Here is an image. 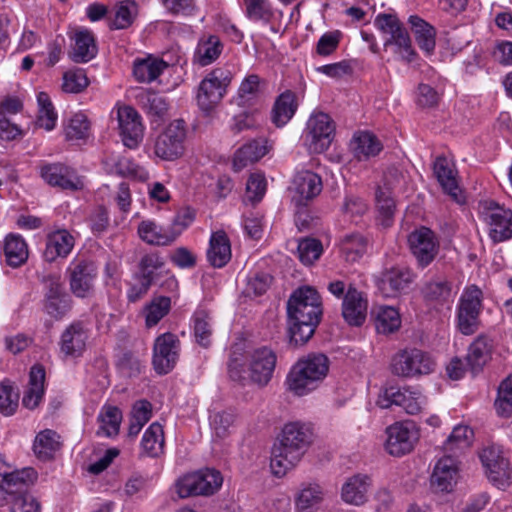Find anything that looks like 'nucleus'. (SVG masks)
<instances>
[{
    "instance_id": "nucleus-56",
    "label": "nucleus",
    "mask_w": 512,
    "mask_h": 512,
    "mask_svg": "<svg viewBox=\"0 0 512 512\" xmlns=\"http://www.w3.org/2000/svg\"><path fill=\"white\" fill-rule=\"evenodd\" d=\"M474 438L473 430L467 425H457L453 428L445 442L446 450L468 448Z\"/></svg>"
},
{
    "instance_id": "nucleus-36",
    "label": "nucleus",
    "mask_w": 512,
    "mask_h": 512,
    "mask_svg": "<svg viewBox=\"0 0 512 512\" xmlns=\"http://www.w3.org/2000/svg\"><path fill=\"white\" fill-rule=\"evenodd\" d=\"M105 165L109 167V173L120 177H127L139 181H146L149 178L148 171L127 156H112L108 158Z\"/></svg>"
},
{
    "instance_id": "nucleus-63",
    "label": "nucleus",
    "mask_w": 512,
    "mask_h": 512,
    "mask_svg": "<svg viewBox=\"0 0 512 512\" xmlns=\"http://www.w3.org/2000/svg\"><path fill=\"white\" fill-rule=\"evenodd\" d=\"M118 370L127 377H137L142 373L143 365L141 360L132 352L124 351L116 362Z\"/></svg>"
},
{
    "instance_id": "nucleus-47",
    "label": "nucleus",
    "mask_w": 512,
    "mask_h": 512,
    "mask_svg": "<svg viewBox=\"0 0 512 512\" xmlns=\"http://www.w3.org/2000/svg\"><path fill=\"white\" fill-rule=\"evenodd\" d=\"M64 134L68 141H86L91 134V123L87 115L83 112L72 115L64 127Z\"/></svg>"
},
{
    "instance_id": "nucleus-8",
    "label": "nucleus",
    "mask_w": 512,
    "mask_h": 512,
    "mask_svg": "<svg viewBox=\"0 0 512 512\" xmlns=\"http://www.w3.org/2000/svg\"><path fill=\"white\" fill-rule=\"evenodd\" d=\"M65 273L70 292L76 298L87 299L94 295L98 268L93 260L76 256L68 264Z\"/></svg>"
},
{
    "instance_id": "nucleus-14",
    "label": "nucleus",
    "mask_w": 512,
    "mask_h": 512,
    "mask_svg": "<svg viewBox=\"0 0 512 512\" xmlns=\"http://www.w3.org/2000/svg\"><path fill=\"white\" fill-rule=\"evenodd\" d=\"M181 350L178 336L171 332L158 335L152 349V365L158 375L170 373L176 366Z\"/></svg>"
},
{
    "instance_id": "nucleus-60",
    "label": "nucleus",
    "mask_w": 512,
    "mask_h": 512,
    "mask_svg": "<svg viewBox=\"0 0 512 512\" xmlns=\"http://www.w3.org/2000/svg\"><path fill=\"white\" fill-rule=\"evenodd\" d=\"M89 85V79L82 69L69 70L63 75L62 89L66 93H80Z\"/></svg>"
},
{
    "instance_id": "nucleus-37",
    "label": "nucleus",
    "mask_w": 512,
    "mask_h": 512,
    "mask_svg": "<svg viewBox=\"0 0 512 512\" xmlns=\"http://www.w3.org/2000/svg\"><path fill=\"white\" fill-rule=\"evenodd\" d=\"M408 24L418 47L426 54H432L436 47V28L418 15H411Z\"/></svg>"
},
{
    "instance_id": "nucleus-2",
    "label": "nucleus",
    "mask_w": 512,
    "mask_h": 512,
    "mask_svg": "<svg viewBox=\"0 0 512 512\" xmlns=\"http://www.w3.org/2000/svg\"><path fill=\"white\" fill-rule=\"evenodd\" d=\"M313 441V429L310 424L300 421L284 425L279 446L272 451L270 467L277 477L284 476L296 466Z\"/></svg>"
},
{
    "instance_id": "nucleus-5",
    "label": "nucleus",
    "mask_w": 512,
    "mask_h": 512,
    "mask_svg": "<svg viewBox=\"0 0 512 512\" xmlns=\"http://www.w3.org/2000/svg\"><path fill=\"white\" fill-rule=\"evenodd\" d=\"M374 25L382 33L389 34L384 47H393V53L401 61L410 64L418 58L407 29L396 15L380 13L376 16Z\"/></svg>"
},
{
    "instance_id": "nucleus-61",
    "label": "nucleus",
    "mask_w": 512,
    "mask_h": 512,
    "mask_svg": "<svg viewBox=\"0 0 512 512\" xmlns=\"http://www.w3.org/2000/svg\"><path fill=\"white\" fill-rule=\"evenodd\" d=\"M267 189V181L263 173H251L246 183V197L253 204L259 203Z\"/></svg>"
},
{
    "instance_id": "nucleus-30",
    "label": "nucleus",
    "mask_w": 512,
    "mask_h": 512,
    "mask_svg": "<svg viewBox=\"0 0 512 512\" xmlns=\"http://www.w3.org/2000/svg\"><path fill=\"white\" fill-rule=\"evenodd\" d=\"M433 172L444 193L460 202V188L454 164L447 157L438 156L433 164Z\"/></svg>"
},
{
    "instance_id": "nucleus-3",
    "label": "nucleus",
    "mask_w": 512,
    "mask_h": 512,
    "mask_svg": "<svg viewBox=\"0 0 512 512\" xmlns=\"http://www.w3.org/2000/svg\"><path fill=\"white\" fill-rule=\"evenodd\" d=\"M330 367L329 358L323 353H308L290 368L285 385L295 396H306L316 390L326 378Z\"/></svg>"
},
{
    "instance_id": "nucleus-17",
    "label": "nucleus",
    "mask_w": 512,
    "mask_h": 512,
    "mask_svg": "<svg viewBox=\"0 0 512 512\" xmlns=\"http://www.w3.org/2000/svg\"><path fill=\"white\" fill-rule=\"evenodd\" d=\"M484 220L488 226V236L493 243L512 239V210L500 206L495 201L485 205Z\"/></svg>"
},
{
    "instance_id": "nucleus-50",
    "label": "nucleus",
    "mask_w": 512,
    "mask_h": 512,
    "mask_svg": "<svg viewBox=\"0 0 512 512\" xmlns=\"http://www.w3.org/2000/svg\"><path fill=\"white\" fill-rule=\"evenodd\" d=\"M191 323L196 342L204 348L209 347L211 344L212 328L208 312L204 309L196 310L191 317Z\"/></svg>"
},
{
    "instance_id": "nucleus-28",
    "label": "nucleus",
    "mask_w": 512,
    "mask_h": 512,
    "mask_svg": "<svg viewBox=\"0 0 512 512\" xmlns=\"http://www.w3.org/2000/svg\"><path fill=\"white\" fill-rule=\"evenodd\" d=\"M414 280L412 271L408 268L392 267L381 274L378 286L387 296H396L409 289Z\"/></svg>"
},
{
    "instance_id": "nucleus-59",
    "label": "nucleus",
    "mask_w": 512,
    "mask_h": 512,
    "mask_svg": "<svg viewBox=\"0 0 512 512\" xmlns=\"http://www.w3.org/2000/svg\"><path fill=\"white\" fill-rule=\"evenodd\" d=\"M422 293L426 301L443 304L451 295V285L447 281L430 282L424 286Z\"/></svg>"
},
{
    "instance_id": "nucleus-42",
    "label": "nucleus",
    "mask_w": 512,
    "mask_h": 512,
    "mask_svg": "<svg viewBox=\"0 0 512 512\" xmlns=\"http://www.w3.org/2000/svg\"><path fill=\"white\" fill-rule=\"evenodd\" d=\"M224 45L216 35H209L199 39L195 52L194 61L200 66H208L215 62L223 51Z\"/></svg>"
},
{
    "instance_id": "nucleus-64",
    "label": "nucleus",
    "mask_w": 512,
    "mask_h": 512,
    "mask_svg": "<svg viewBox=\"0 0 512 512\" xmlns=\"http://www.w3.org/2000/svg\"><path fill=\"white\" fill-rule=\"evenodd\" d=\"M342 36L340 30L325 32L315 46V53L321 57L332 55L338 49Z\"/></svg>"
},
{
    "instance_id": "nucleus-21",
    "label": "nucleus",
    "mask_w": 512,
    "mask_h": 512,
    "mask_svg": "<svg viewBox=\"0 0 512 512\" xmlns=\"http://www.w3.org/2000/svg\"><path fill=\"white\" fill-rule=\"evenodd\" d=\"M117 119L124 146L136 149L142 142L144 131L140 114L131 106H123L117 111Z\"/></svg>"
},
{
    "instance_id": "nucleus-31",
    "label": "nucleus",
    "mask_w": 512,
    "mask_h": 512,
    "mask_svg": "<svg viewBox=\"0 0 512 512\" xmlns=\"http://www.w3.org/2000/svg\"><path fill=\"white\" fill-rule=\"evenodd\" d=\"M349 148L356 160L367 161L383 150V144L374 133L360 130L353 134Z\"/></svg>"
},
{
    "instance_id": "nucleus-27",
    "label": "nucleus",
    "mask_w": 512,
    "mask_h": 512,
    "mask_svg": "<svg viewBox=\"0 0 512 512\" xmlns=\"http://www.w3.org/2000/svg\"><path fill=\"white\" fill-rule=\"evenodd\" d=\"M299 107L295 91L287 89L280 93L270 111V120L277 128L285 127L295 116Z\"/></svg>"
},
{
    "instance_id": "nucleus-19",
    "label": "nucleus",
    "mask_w": 512,
    "mask_h": 512,
    "mask_svg": "<svg viewBox=\"0 0 512 512\" xmlns=\"http://www.w3.org/2000/svg\"><path fill=\"white\" fill-rule=\"evenodd\" d=\"M386 451L392 456H403L411 452L418 439V431L412 422H396L386 429Z\"/></svg>"
},
{
    "instance_id": "nucleus-52",
    "label": "nucleus",
    "mask_w": 512,
    "mask_h": 512,
    "mask_svg": "<svg viewBox=\"0 0 512 512\" xmlns=\"http://www.w3.org/2000/svg\"><path fill=\"white\" fill-rule=\"evenodd\" d=\"M340 249L347 261L355 262L366 252L367 240L360 233L346 234L341 239Z\"/></svg>"
},
{
    "instance_id": "nucleus-6",
    "label": "nucleus",
    "mask_w": 512,
    "mask_h": 512,
    "mask_svg": "<svg viewBox=\"0 0 512 512\" xmlns=\"http://www.w3.org/2000/svg\"><path fill=\"white\" fill-rule=\"evenodd\" d=\"M41 283L43 312L56 321L64 319L73 308V299L65 290L61 276L57 273H49L42 277Z\"/></svg>"
},
{
    "instance_id": "nucleus-57",
    "label": "nucleus",
    "mask_w": 512,
    "mask_h": 512,
    "mask_svg": "<svg viewBox=\"0 0 512 512\" xmlns=\"http://www.w3.org/2000/svg\"><path fill=\"white\" fill-rule=\"evenodd\" d=\"M323 498V491L318 484H310L298 493L295 504L298 510L308 511L319 504Z\"/></svg>"
},
{
    "instance_id": "nucleus-29",
    "label": "nucleus",
    "mask_w": 512,
    "mask_h": 512,
    "mask_svg": "<svg viewBox=\"0 0 512 512\" xmlns=\"http://www.w3.org/2000/svg\"><path fill=\"white\" fill-rule=\"evenodd\" d=\"M367 300L355 287L349 286L342 302V316L351 326H361L366 319Z\"/></svg>"
},
{
    "instance_id": "nucleus-53",
    "label": "nucleus",
    "mask_w": 512,
    "mask_h": 512,
    "mask_svg": "<svg viewBox=\"0 0 512 512\" xmlns=\"http://www.w3.org/2000/svg\"><path fill=\"white\" fill-rule=\"evenodd\" d=\"M142 109L152 117L161 119L168 110L166 98L158 93L146 91L138 96Z\"/></svg>"
},
{
    "instance_id": "nucleus-13",
    "label": "nucleus",
    "mask_w": 512,
    "mask_h": 512,
    "mask_svg": "<svg viewBox=\"0 0 512 512\" xmlns=\"http://www.w3.org/2000/svg\"><path fill=\"white\" fill-rule=\"evenodd\" d=\"M334 136L335 123L328 114L317 112L309 117L303 138L311 153L325 152L330 147Z\"/></svg>"
},
{
    "instance_id": "nucleus-62",
    "label": "nucleus",
    "mask_w": 512,
    "mask_h": 512,
    "mask_svg": "<svg viewBox=\"0 0 512 512\" xmlns=\"http://www.w3.org/2000/svg\"><path fill=\"white\" fill-rule=\"evenodd\" d=\"M130 6H135L133 0H123L116 7L114 19L110 21V30L127 29L133 23V16Z\"/></svg>"
},
{
    "instance_id": "nucleus-35",
    "label": "nucleus",
    "mask_w": 512,
    "mask_h": 512,
    "mask_svg": "<svg viewBox=\"0 0 512 512\" xmlns=\"http://www.w3.org/2000/svg\"><path fill=\"white\" fill-rule=\"evenodd\" d=\"M371 483V478L364 474H356L348 478L341 489L343 501L356 506L364 504L367 501Z\"/></svg>"
},
{
    "instance_id": "nucleus-23",
    "label": "nucleus",
    "mask_w": 512,
    "mask_h": 512,
    "mask_svg": "<svg viewBox=\"0 0 512 512\" xmlns=\"http://www.w3.org/2000/svg\"><path fill=\"white\" fill-rule=\"evenodd\" d=\"M70 39L73 41L70 57L75 63H87L97 56V39L91 29L79 27Z\"/></svg>"
},
{
    "instance_id": "nucleus-41",
    "label": "nucleus",
    "mask_w": 512,
    "mask_h": 512,
    "mask_svg": "<svg viewBox=\"0 0 512 512\" xmlns=\"http://www.w3.org/2000/svg\"><path fill=\"white\" fill-rule=\"evenodd\" d=\"M266 141L254 139L241 146L235 153L233 168L240 171L249 164L257 162L267 154Z\"/></svg>"
},
{
    "instance_id": "nucleus-38",
    "label": "nucleus",
    "mask_w": 512,
    "mask_h": 512,
    "mask_svg": "<svg viewBox=\"0 0 512 512\" xmlns=\"http://www.w3.org/2000/svg\"><path fill=\"white\" fill-rule=\"evenodd\" d=\"M122 419L123 414L119 407L104 404L97 415L99 426L96 435L106 438L116 437L120 432Z\"/></svg>"
},
{
    "instance_id": "nucleus-49",
    "label": "nucleus",
    "mask_w": 512,
    "mask_h": 512,
    "mask_svg": "<svg viewBox=\"0 0 512 512\" xmlns=\"http://www.w3.org/2000/svg\"><path fill=\"white\" fill-rule=\"evenodd\" d=\"M297 193L304 199L310 200L319 195L323 184L321 177L312 171H303L295 178Z\"/></svg>"
},
{
    "instance_id": "nucleus-46",
    "label": "nucleus",
    "mask_w": 512,
    "mask_h": 512,
    "mask_svg": "<svg viewBox=\"0 0 512 512\" xmlns=\"http://www.w3.org/2000/svg\"><path fill=\"white\" fill-rule=\"evenodd\" d=\"M164 431L163 427L158 422H153L145 430L142 440L141 449L143 453L151 458H156L164 452Z\"/></svg>"
},
{
    "instance_id": "nucleus-11",
    "label": "nucleus",
    "mask_w": 512,
    "mask_h": 512,
    "mask_svg": "<svg viewBox=\"0 0 512 512\" xmlns=\"http://www.w3.org/2000/svg\"><path fill=\"white\" fill-rule=\"evenodd\" d=\"M232 80L231 72L224 68H215L200 82L197 103L202 111H212L227 93Z\"/></svg>"
},
{
    "instance_id": "nucleus-25",
    "label": "nucleus",
    "mask_w": 512,
    "mask_h": 512,
    "mask_svg": "<svg viewBox=\"0 0 512 512\" xmlns=\"http://www.w3.org/2000/svg\"><path fill=\"white\" fill-rule=\"evenodd\" d=\"M40 175L50 186L71 191L78 189V179L74 169L65 164H44L41 166Z\"/></svg>"
},
{
    "instance_id": "nucleus-58",
    "label": "nucleus",
    "mask_w": 512,
    "mask_h": 512,
    "mask_svg": "<svg viewBox=\"0 0 512 512\" xmlns=\"http://www.w3.org/2000/svg\"><path fill=\"white\" fill-rule=\"evenodd\" d=\"M322 252L323 246L318 239L306 238L298 244L299 259L305 265H310L318 260Z\"/></svg>"
},
{
    "instance_id": "nucleus-20",
    "label": "nucleus",
    "mask_w": 512,
    "mask_h": 512,
    "mask_svg": "<svg viewBox=\"0 0 512 512\" xmlns=\"http://www.w3.org/2000/svg\"><path fill=\"white\" fill-rule=\"evenodd\" d=\"M89 334V328L84 321H72L61 333L58 343L60 352L65 358L82 357L86 351Z\"/></svg>"
},
{
    "instance_id": "nucleus-10",
    "label": "nucleus",
    "mask_w": 512,
    "mask_h": 512,
    "mask_svg": "<svg viewBox=\"0 0 512 512\" xmlns=\"http://www.w3.org/2000/svg\"><path fill=\"white\" fill-rule=\"evenodd\" d=\"M222 483L223 477L220 471L206 468L179 478L175 488L180 498L198 495L209 496L217 492L221 488Z\"/></svg>"
},
{
    "instance_id": "nucleus-45",
    "label": "nucleus",
    "mask_w": 512,
    "mask_h": 512,
    "mask_svg": "<svg viewBox=\"0 0 512 512\" xmlns=\"http://www.w3.org/2000/svg\"><path fill=\"white\" fill-rule=\"evenodd\" d=\"M244 15L252 22L269 24L275 18L270 0H240Z\"/></svg>"
},
{
    "instance_id": "nucleus-44",
    "label": "nucleus",
    "mask_w": 512,
    "mask_h": 512,
    "mask_svg": "<svg viewBox=\"0 0 512 512\" xmlns=\"http://www.w3.org/2000/svg\"><path fill=\"white\" fill-rule=\"evenodd\" d=\"M60 448V435L54 430H42L35 437L33 451L40 460L47 461L53 459L55 453Z\"/></svg>"
},
{
    "instance_id": "nucleus-24",
    "label": "nucleus",
    "mask_w": 512,
    "mask_h": 512,
    "mask_svg": "<svg viewBox=\"0 0 512 512\" xmlns=\"http://www.w3.org/2000/svg\"><path fill=\"white\" fill-rule=\"evenodd\" d=\"M164 265L165 260L159 252L147 253L140 259L138 275L153 281L169 292H173L178 289V280L174 275L168 276L164 282H159L160 273H158V271H160Z\"/></svg>"
},
{
    "instance_id": "nucleus-43",
    "label": "nucleus",
    "mask_w": 512,
    "mask_h": 512,
    "mask_svg": "<svg viewBox=\"0 0 512 512\" xmlns=\"http://www.w3.org/2000/svg\"><path fill=\"white\" fill-rule=\"evenodd\" d=\"M374 325L377 333L389 335L396 332L401 326L399 311L392 306H378L372 310Z\"/></svg>"
},
{
    "instance_id": "nucleus-48",
    "label": "nucleus",
    "mask_w": 512,
    "mask_h": 512,
    "mask_svg": "<svg viewBox=\"0 0 512 512\" xmlns=\"http://www.w3.org/2000/svg\"><path fill=\"white\" fill-rule=\"evenodd\" d=\"M493 406L498 417L508 419L512 416V374L500 382Z\"/></svg>"
},
{
    "instance_id": "nucleus-55",
    "label": "nucleus",
    "mask_w": 512,
    "mask_h": 512,
    "mask_svg": "<svg viewBox=\"0 0 512 512\" xmlns=\"http://www.w3.org/2000/svg\"><path fill=\"white\" fill-rule=\"evenodd\" d=\"M264 117L261 112L254 110L237 114L232 119L231 130L234 134L245 130H256L261 127Z\"/></svg>"
},
{
    "instance_id": "nucleus-54",
    "label": "nucleus",
    "mask_w": 512,
    "mask_h": 512,
    "mask_svg": "<svg viewBox=\"0 0 512 512\" xmlns=\"http://www.w3.org/2000/svg\"><path fill=\"white\" fill-rule=\"evenodd\" d=\"M19 402V393L11 380L5 378L0 382V413L4 416L13 415Z\"/></svg>"
},
{
    "instance_id": "nucleus-4",
    "label": "nucleus",
    "mask_w": 512,
    "mask_h": 512,
    "mask_svg": "<svg viewBox=\"0 0 512 512\" xmlns=\"http://www.w3.org/2000/svg\"><path fill=\"white\" fill-rule=\"evenodd\" d=\"M484 309V292L476 284L466 285L458 299L455 309V327L465 336L475 334L481 325Z\"/></svg>"
},
{
    "instance_id": "nucleus-9",
    "label": "nucleus",
    "mask_w": 512,
    "mask_h": 512,
    "mask_svg": "<svg viewBox=\"0 0 512 512\" xmlns=\"http://www.w3.org/2000/svg\"><path fill=\"white\" fill-rule=\"evenodd\" d=\"M432 356L418 348L399 350L391 359V372L403 378H417L432 373L435 369Z\"/></svg>"
},
{
    "instance_id": "nucleus-34",
    "label": "nucleus",
    "mask_w": 512,
    "mask_h": 512,
    "mask_svg": "<svg viewBox=\"0 0 512 512\" xmlns=\"http://www.w3.org/2000/svg\"><path fill=\"white\" fill-rule=\"evenodd\" d=\"M138 237L151 246H167L175 241L169 226H162L155 220H142L137 227Z\"/></svg>"
},
{
    "instance_id": "nucleus-12",
    "label": "nucleus",
    "mask_w": 512,
    "mask_h": 512,
    "mask_svg": "<svg viewBox=\"0 0 512 512\" xmlns=\"http://www.w3.org/2000/svg\"><path fill=\"white\" fill-rule=\"evenodd\" d=\"M187 128L185 121L177 119L169 123L159 133L154 143V153L165 161H174L185 152Z\"/></svg>"
},
{
    "instance_id": "nucleus-1",
    "label": "nucleus",
    "mask_w": 512,
    "mask_h": 512,
    "mask_svg": "<svg viewBox=\"0 0 512 512\" xmlns=\"http://www.w3.org/2000/svg\"><path fill=\"white\" fill-rule=\"evenodd\" d=\"M323 316L322 298L312 286L294 290L287 301L289 344L305 345L315 334Z\"/></svg>"
},
{
    "instance_id": "nucleus-16",
    "label": "nucleus",
    "mask_w": 512,
    "mask_h": 512,
    "mask_svg": "<svg viewBox=\"0 0 512 512\" xmlns=\"http://www.w3.org/2000/svg\"><path fill=\"white\" fill-rule=\"evenodd\" d=\"M480 461L489 481L498 488H505L510 480V462L501 446L491 444L479 453Z\"/></svg>"
},
{
    "instance_id": "nucleus-33",
    "label": "nucleus",
    "mask_w": 512,
    "mask_h": 512,
    "mask_svg": "<svg viewBox=\"0 0 512 512\" xmlns=\"http://www.w3.org/2000/svg\"><path fill=\"white\" fill-rule=\"evenodd\" d=\"M207 261L214 268L225 267L232 257L231 243L223 230L212 232L207 249Z\"/></svg>"
},
{
    "instance_id": "nucleus-7",
    "label": "nucleus",
    "mask_w": 512,
    "mask_h": 512,
    "mask_svg": "<svg viewBox=\"0 0 512 512\" xmlns=\"http://www.w3.org/2000/svg\"><path fill=\"white\" fill-rule=\"evenodd\" d=\"M37 477L36 470L31 467L0 472V507L13 505L18 498H25L27 501L35 499L29 493V488Z\"/></svg>"
},
{
    "instance_id": "nucleus-51",
    "label": "nucleus",
    "mask_w": 512,
    "mask_h": 512,
    "mask_svg": "<svg viewBox=\"0 0 512 512\" xmlns=\"http://www.w3.org/2000/svg\"><path fill=\"white\" fill-rule=\"evenodd\" d=\"M171 309V299L167 296H156L144 308L147 328L156 326Z\"/></svg>"
},
{
    "instance_id": "nucleus-18",
    "label": "nucleus",
    "mask_w": 512,
    "mask_h": 512,
    "mask_svg": "<svg viewBox=\"0 0 512 512\" xmlns=\"http://www.w3.org/2000/svg\"><path fill=\"white\" fill-rule=\"evenodd\" d=\"M246 361L250 380L259 386L267 385L275 370L276 353L268 346L257 347L247 353Z\"/></svg>"
},
{
    "instance_id": "nucleus-40",
    "label": "nucleus",
    "mask_w": 512,
    "mask_h": 512,
    "mask_svg": "<svg viewBox=\"0 0 512 512\" xmlns=\"http://www.w3.org/2000/svg\"><path fill=\"white\" fill-rule=\"evenodd\" d=\"M168 67L161 58L148 56L137 58L133 63V76L139 83H151L156 80Z\"/></svg>"
},
{
    "instance_id": "nucleus-32",
    "label": "nucleus",
    "mask_w": 512,
    "mask_h": 512,
    "mask_svg": "<svg viewBox=\"0 0 512 512\" xmlns=\"http://www.w3.org/2000/svg\"><path fill=\"white\" fill-rule=\"evenodd\" d=\"M492 340L486 335H479L469 346L466 361L473 376L483 371L492 355Z\"/></svg>"
},
{
    "instance_id": "nucleus-22",
    "label": "nucleus",
    "mask_w": 512,
    "mask_h": 512,
    "mask_svg": "<svg viewBox=\"0 0 512 512\" xmlns=\"http://www.w3.org/2000/svg\"><path fill=\"white\" fill-rule=\"evenodd\" d=\"M75 246V239L67 229H57L47 234L43 259L53 263L58 259H66Z\"/></svg>"
},
{
    "instance_id": "nucleus-26",
    "label": "nucleus",
    "mask_w": 512,
    "mask_h": 512,
    "mask_svg": "<svg viewBox=\"0 0 512 512\" xmlns=\"http://www.w3.org/2000/svg\"><path fill=\"white\" fill-rule=\"evenodd\" d=\"M459 467L455 458H440L431 475V486L439 492H451L457 483Z\"/></svg>"
},
{
    "instance_id": "nucleus-15",
    "label": "nucleus",
    "mask_w": 512,
    "mask_h": 512,
    "mask_svg": "<svg viewBox=\"0 0 512 512\" xmlns=\"http://www.w3.org/2000/svg\"><path fill=\"white\" fill-rule=\"evenodd\" d=\"M411 254L421 269L428 267L436 258L440 249V240L436 232L426 226H420L408 236Z\"/></svg>"
},
{
    "instance_id": "nucleus-39",
    "label": "nucleus",
    "mask_w": 512,
    "mask_h": 512,
    "mask_svg": "<svg viewBox=\"0 0 512 512\" xmlns=\"http://www.w3.org/2000/svg\"><path fill=\"white\" fill-rule=\"evenodd\" d=\"M3 252L7 265L18 268L26 263L29 256L28 244L20 234L10 233L5 237Z\"/></svg>"
}]
</instances>
